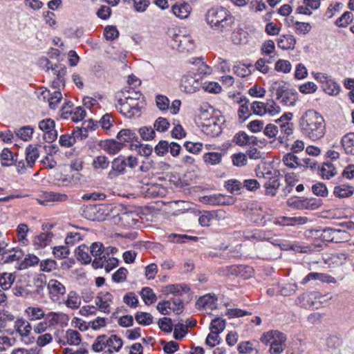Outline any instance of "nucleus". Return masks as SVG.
<instances>
[{
    "mask_svg": "<svg viewBox=\"0 0 354 354\" xmlns=\"http://www.w3.org/2000/svg\"><path fill=\"white\" fill-rule=\"evenodd\" d=\"M298 125L301 133L313 141L320 140L326 133L324 118L313 109L306 111L301 116Z\"/></svg>",
    "mask_w": 354,
    "mask_h": 354,
    "instance_id": "obj_1",
    "label": "nucleus"
},
{
    "mask_svg": "<svg viewBox=\"0 0 354 354\" xmlns=\"http://www.w3.org/2000/svg\"><path fill=\"white\" fill-rule=\"evenodd\" d=\"M207 23L211 28L220 32L230 31L234 23L231 12L223 7H213L205 15Z\"/></svg>",
    "mask_w": 354,
    "mask_h": 354,
    "instance_id": "obj_2",
    "label": "nucleus"
},
{
    "mask_svg": "<svg viewBox=\"0 0 354 354\" xmlns=\"http://www.w3.org/2000/svg\"><path fill=\"white\" fill-rule=\"evenodd\" d=\"M202 82L195 73L189 72L185 75L181 80V89L187 93H193L198 91Z\"/></svg>",
    "mask_w": 354,
    "mask_h": 354,
    "instance_id": "obj_3",
    "label": "nucleus"
},
{
    "mask_svg": "<svg viewBox=\"0 0 354 354\" xmlns=\"http://www.w3.org/2000/svg\"><path fill=\"white\" fill-rule=\"evenodd\" d=\"M173 48H176L180 52H192L195 48L194 39L189 35H175L172 39Z\"/></svg>",
    "mask_w": 354,
    "mask_h": 354,
    "instance_id": "obj_4",
    "label": "nucleus"
},
{
    "mask_svg": "<svg viewBox=\"0 0 354 354\" xmlns=\"http://www.w3.org/2000/svg\"><path fill=\"white\" fill-rule=\"evenodd\" d=\"M39 129L44 132V138L46 142L52 143L57 138V131L55 130V122L51 118H46L39 121Z\"/></svg>",
    "mask_w": 354,
    "mask_h": 354,
    "instance_id": "obj_5",
    "label": "nucleus"
},
{
    "mask_svg": "<svg viewBox=\"0 0 354 354\" xmlns=\"http://www.w3.org/2000/svg\"><path fill=\"white\" fill-rule=\"evenodd\" d=\"M125 160V156L120 155L111 161V169L108 173V178L113 179L126 173Z\"/></svg>",
    "mask_w": 354,
    "mask_h": 354,
    "instance_id": "obj_6",
    "label": "nucleus"
},
{
    "mask_svg": "<svg viewBox=\"0 0 354 354\" xmlns=\"http://www.w3.org/2000/svg\"><path fill=\"white\" fill-rule=\"evenodd\" d=\"M218 297L214 293L206 294L198 299L196 302V308L198 310H214L217 307Z\"/></svg>",
    "mask_w": 354,
    "mask_h": 354,
    "instance_id": "obj_7",
    "label": "nucleus"
},
{
    "mask_svg": "<svg viewBox=\"0 0 354 354\" xmlns=\"http://www.w3.org/2000/svg\"><path fill=\"white\" fill-rule=\"evenodd\" d=\"M98 146L109 155H115L119 153L124 147V143L114 139L100 140Z\"/></svg>",
    "mask_w": 354,
    "mask_h": 354,
    "instance_id": "obj_8",
    "label": "nucleus"
},
{
    "mask_svg": "<svg viewBox=\"0 0 354 354\" xmlns=\"http://www.w3.org/2000/svg\"><path fill=\"white\" fill-rule=\"evenodd\" d=\"M283 176L280 174L279 171H274L272 177L264 183L263 187L266 189V194L274 196L277 194V191L280 187V179Z\"/></svg>",
    "mask_w": 354,
    "mask_h": 354,
    "instance_id": "obj_9",
    "label": "nucleus"
},
{
    "mask_svg": "<svg viewBox=\"0 0 354 354\" xmlns=\"http://www.w3.org/2000/svg\"><path fill=\"white\" fill-rule=\"evenodd\" d=\"M202 131L211 137L218 136L222 132L221 125L214 118H209L203 123Z\"/></svg>",
    "mask_w": 354,
    "mask_h": 354,
    "instance_id": "obj_10",
    "label": "nucleus"
},
{
    "mask_svg": "<svg viewBox=\"0 0 354 354\" xmlns=\"http://www.w3.org/2000/svg\"><path fill=\"white\" fill-rule=\"evenodd\" d=\"M47 287L53 299H57L61 295L66 293L65 286L56 279H50Z\"/></svg>",
    "mask_w": 354,
    "mask_h": 354,
    "instance_id": "obj_11",
    "label": "nucleus"
},
{
    "mask_svg": "<svg viewBox=\"0 0 354 354\" xmlns=\"http://www.w3.org/2000/svg\"><path fill=\"white\" fill-rule=\"evenodd\" d=\"M189 63H191L198 67L197 73L195 74L200 79L202 76H205V75H209L212 73V68L203 62V58L202 57H192L189 59Z\"/></svg>",
    "mask_w": 354,
    "mask_h": 354,
    "instance_id": "obj_12",
    "label": "nucleus"
},
{
    "mask_svg": "<svg viewBox=\"0 0 354 354\" xmlns=\"http://www.w3.org/2000/svg\"><path fill=\"white\" fill-rule=\"evenodd\" d=\"M274 333L277 334L278 339H274L271 342L270 353L271 354H280L283 351L286 337L283 333L277 330H275Z\"/></svg>",
    "mask_w": 354,
    "mask_h": 354,
    "instance_id": "obj_13",
    "label": "nucleus"
},
{
    "mask_svg": "<svg viewBox=\"0 0 354 354\" xmlns=\"http://www.w3.org/2000/svg\"><path fill=\"white\" fill-rule=\"evenodd\" d=\"M116 138L119 142L124 143V145L126 142H139L138 138L137 137L136 133L129 129H124L120 130L118 133Z\"/></svg>",
    "mask_w": 354,
    "mask_h": 354,
    "instance_id": "obj_14",
    "label": "nucleus"
},
{
    "mask_svg": "<svg viewBox=\"0 0 354 354\" xmlns=\"http://www.w3.org/2000/svg\"><path fill=\"white\" fill-rule=\"evenodd\" d=\"M280 131L283 136H279L277 140L281 144L285 145L288 147V141L290 139L289 138L294 132V124L292 122L286 123V124H281Z\"/></svg>",
    "mask_w": 354,
    "mask_h": 354,
    "instance_id": "obj_15",
    "label": "nucleus"
},
{
    "mask_svg": "<svg viewBox=\"0 0 354 354\" xmlns=\"http://www.w3.org/2000/svg\"><path fill=\"white\" fill-rule=\"evenodd\" d=\"M322 205V199L315 198H309L302 199V201H299L298 209H310L315 210Z\"/></svg>",
    "mask_w": 354,
    "mask_h": 354,
    "instance_id": "obj_16",
    "label": "nucleus"
},
{
    "mask_svg": "<svg viewBox=\"0 0 354 354\" xmlns=\"http://www.w3.org/2000/svg\"><path fill=\"white\" fill-rule=\"evenodd\" d=\"M189 288L185 284H171L162 288V292L165 294L171 293L176 296H180L189 291Z\"/></svg>",
    "mask_w": 354,
    "mask_h": 354,
    "instance_id": "obj_17",
    "label": "nucleus"
},
{
    "mask_svg": "<svg viewBox=\"0 0 354 354\" xmlns=\"http://www.w3.org/2000/svg\"><path fill=\"white\" fill-rule=\"evenodd\" d=\"M67 198V196L64 194H59L53 192H46L42 195V200H39V203L41 205H47L48 202L64 201Z\"/></svg>",
    "mask_w": 354,
    "mask_h": 354,
    "instance_id": "obj_18",
    "label": "nucleus"
},
{
    "mask_svg": "<svg viewBox=\"0 0 354 354\" xmlns=\"http://www.w3.org/2000/svg\"><path fill=\"white\" fill-rule=\"evenodd\" d=\"M15 328L19 335L24 337H28L30 335L32 326L26 319L19 318L15 321Z\"/></svg>",
    "mask_w": 354,
    "mask_h": 354,
    "instance_id": "obj_19",
    "label": "nucleus"
},
{
    "mask_svg": "<svg viewBox=\"0 0 354 354\" xmlns=\"http://www.w3.org/2000/svg\"><path fill=\"white\" fill-rule=\"evenodd\" d=\"M39 156V151L37 145H29L26 148V160L30 168L33 167Z\"/></svg>",
    "mask_w": 354,
    "mask_h": 354,
    "instance_id": "obj_20",
    "label": "nucleus"
},
{
    "mask_svg": "<svg viewBox=\"0 0 354 354\" xmlns=\"http://www.w3.org/2000/svg\"><path fill=\"white\" fill-rule=\"evenodd\" d=\"M296 39L292 35H283L277 40V46L282 50H292L295 48Z\"/></svg>",
    "mask_w": 354,
    "mask_h": 354,
    "instance_id": "obj_21",
    "label": "nucleus"
},
{
    "mask_svg": "<svg viewBox=\"0 0 354 354\" xmlns=\"http://www.w3.org/2000/svg\"><path fill=\"white\" fill-rule=\"evenodd\" d=\"M230 272L233 274L241 277L244 279H248L252 277L254 270L251 266H232L230 268Z\"/></svg>",
    "mask_w": 354,
    "mask_h": 354,
    "instance_id": "obj_22",
    "label": "nucleus"
},
{
    "mask_svg": "<svg viewBox=\"0 0 354 354\" xmlns=\"http://www.w3.org/2000/svg\"><path fill=\"white\" fill-rule=\"evenodd\" d=\"M34 128L32 126L26 125L15 130L16 137L24 142L31 140L34 133Z\"/></svg>",
    "mask_w": 354,
    "mask_h": 354,
    "instance_id": "obj_23",
    "label": "nucleus"
},
{
    "mask_svg": "<svg viewBox=\"0 0 354 354\" xmlns=\"http://www.w3.org/2000/svg\"><path fill=\"white\" fill-rule=\"evenodd\" d=\"M341 144L346 153L354 156V133L345 134L341 139Z\"/></svg>",
    "mask_w": 354,
    "mask_h": 354,
    "instance_id": "obj_24",
    "label": "nucleus"
},
{
    "mask_svg": "<svg viewBox=\"0 0 354 354\" xmlns=\"http://www.w3.org/2000/svg\"><path fill=\"white\" fill-rule=\"evenodd\" d=\"M333 194L339 198L350 197L354 194V187L347 184L335 186Z\"/></svg>",
    "mask_w": 354,
    "mask_h": 354,
    "instance_id": "obj_25",
    "label": "nucleus"
},
{
    "mask_svg": "<svg viewBox=\"0 0 354 354\" xmlns=\"http://www.w3.org/2000/svg\"><path fill=\"white\" fill-rule=\"evenodd\" d=\"M110 165L109 158L104 155L95 156L91 163V166L95 171H102L107 169Z\"/></svg>",
    "mask_w": 354,
    "mask_h": 354,
    "instance_id": "obj_26",
    "label": "nucleus"
},
{
    "mask_svg": "<svg viewBox=\"0 0 354 354\" xmlns=\"http://www.w3.org/2000/svg\"><path fill=\"white\" fill-rule=\"evenodd\" d=\"M53 234L50 232L41 233L34 238L33 243L36 249L44 248L48 245L52 239Z\"/></svg>",
    "mask_w": 354,
    "mask_h": 354,
    "instance_id": "obj_27",
    "label": "nucleus"
},
{
    "mask_svg": "<svg viewBox=\"0 0 354 354\" xmlns=\"http://www.w3.org/2000/svg\"><path fill=\"white\" fill-rule=\"evenodd\" d=\"M88 251H90V248H88L86 245L82 244L80 245L75 250L77 259L79 261H81L83 264L90 263L91 262V257L88 254Z\"/></svg>",
    "mask_w": 354,
    "mask_h": 354,
    "instance_id": "obj_28",
    "label": "nucleus"
},
{
    "mask_svg": "<svg viewBox=\"0 0 354 354\" xmlns=\"http://www.w3.org/2000/svg\"><path fill=\"white\" fill-rule=\"evenodd\" d=\"M90 210L94 214L93 220H104L109 215V209L106 205L103 204L95 205L90 207Z\"/></svg>",
    "mask_w": 354,
    "mask_h": 354,
    "instance_id": "obj_29",
    "label": "nucleus"
},
{
    "mask_svg": "<svg viewBox=\"0 0 354 354\" xmlns=\"http://www.w3.org/2000/svg\"><path fill=\"white\" fill-rule=\"evenodd\" d=\"M283 162L285 165L292 169L303 167L301 160L292 152L288 153L283 156Z\"/></svg>",
    "mask_w": 354,
    "mask_h": 354,
    "instance_id": "obj_30",
    "label": "nucleus"
},
{
    "mask_svg": "<svg viewBox=\"0 0 354 354\" xmlns=\"http://www.w3.org/2000/svg\"><path fill=\"white\" fill-rule=\"evenodd\" d=\"M16 158L17 155H14L8 148H4L0 153L1 163L3 167L13 165Z\"/></svg>",
    "mask_w": 354,
    "mask_h": 354,
    "instance_id": "obj_31",
    "label": "nucleus"
},
{
    "mask_svg": "<svg viewBox=\"0 0 354 354\" xmlns=\"http://www.w3.org/2000/svg\"><path fill=\"white\" fill-rule=\"evenodd\" d=\"M116 109L124 116L127 118H132L137 113H134V111L123 99L120 98L118 100V104L115 105Z\"/></svg>",
    "mask_w": 354,
    "mask_h": 354,
    "instance_id": "obj_32",
    "label": "nucleus"
},
{
    "mask_svg": "<svg viewBox=\"0 0 354 354\" xmlns=\"http://www.w3.org/2000/svg\"><path fill=\"white\" fill-rule=\"evenodd\" d=\"M239 102L241 104L238 110V115L240 119L245 121L251 115L248 106L249 100L245 97H243L240 98Z\"/></svg>",
    "mask_w": 354,
    "mask_h": 354,
    "instance_id": "obj_33",
    "label": "nucleus"
},
{
    "mask_svg": "<svg viewBox=\"0 0 354 354\" xmlns=\"http://www.w3.org/2000/svg\"><path fill=\"white\" fill-rule=\"evenodd\" d=\"M190 6L187 3L175 4L172 6L173 13L180 19H185L189 15Z\"/></svg>",
    "mask_w": 354,
    "mask_h": 354,
    "instance_id": "obj_34",
    "label": "nucleus"
},
{
    "mask_svg": "<svg viewBox=\"0 0 354 354\" xmlns=\"http://www.w3.org/2000/svg\"><path fill=\"white\" fill-rule=\"evenodd\" d=\"M324 91L330 95H337L341 91V86L337 82L330 78L324 85Z\"/></svg>",
    "mask_w": 354,
    "mask_h": 354,
    "instance_id": "obj_35",
    "label": "nucleus"
},
{
    "mask_svg": "<svg viewBox=\"0 0 354 354\" xmlns=\"http://www.w3.org/2000/svg\"><path fill=\"white\" fill-rule=\"evenodd\" d=\"M140 295L145 304L149 306L156 302L157 297L153 290L149 287H145L140 291Z\"/></svg>",
    "mask_w": 354,
    "mask_h": 354,
    "instance_id": "obj_36",
    "label": "nucleus"
},
{
    "mask_svg": "<svg viewBox=\"0 0 354 354\" xmlns=\"http://www.w3.org/2000/svg\"><path fill=\"white\" fill-rule=\"evenodd\" d=\"M167 239L169 242L173 243H184L188 241H196L198 239V237L188 236L187 234H178L172 233L167 236Z\"/></svg>",
    "mask_w": 354,
    "mask_h": 354,
    "instance_id": "obj_37",
    "label": "nucleus"
},
{
    "mask_svg": "<svg viewBox=\"0 0 354 354\" xmlns=\"http://www.w3.org/2000/svg\"><path fill=\"white\" fill-rule=\"evenodd\" d=\"M50 68L53 74L56 75V79L58 80L59 82H62V88H64L65 86L64 77L66 74V67L59 64H55V66H51Z\"/></svg>",
    "mask_w": 354,
    "mask_h": 354,
    "instance_id": "obj_38",
    "label": "nucleus"
},
{
    "mask_svg": "<svg viewBox=\"0 0 354 354\" xmlns=\"http://www.w3.org/2000/svg\"><path fill=\"white\" fill-rule=\"evenodd\" d=\"M66 344L68 345H79L82 341L80 333L77 330L68 329L66 332Z\"/></svg>",
    "mask_w": 354,
    "mask_h": 354,
    "instance_id": "obj_39",
    "label": "nucleus"
},
{
    "mask_svg": "<svg viewBox=\"0 0 354 354\" xmlns=\"http://www.w3.org/2000/svg\"><path fill=\"white\" fill-rule=\"evenodd\" d=\"M64 303L68 308L77 309L80 307L81 300L76 292L70 291Z\"/></svg>",
    "mask_w": 354,
    "mask_h": 354,
    "instance_id": "obj_40",
    "label": "nucleus"
},
{
    "mask_svg": "<svg viewBox=\"0 0 354 354\" xmlns=\"http://www.w3.org/2000/svg\"><path fill=\"white\" fill-rule=\"evenodd\" d=\"M15 277L8 272H3L0 274V286L3 290H8L14 283Z\"/></svg>",
    "mask_w": 354,
    "mask_h": 354,
    "instance_id": "obj_41",
    "label": "nucleus"
},
{
    "mask_svg": "<svg viewBox=\"0 0 354 354\" xmlns=\"http://www.w3.org/2000/svg\"><path fill=\"white\" fill-rule=\"evenodd\" d=\"M25 312L28 319L31 321L41 319L45 316L42 308L38 307L29 306L26 309Z\"/></svg>",
    "mask_w": 354,
    "mask_h": 354,
    "instance_id": "obj_42",
    "label": "nucleus"
},
{
    "mask_svg": "<svg viewBox=\"0 0 354 354\" xmlns=\"http://www.w3.org/2000/svg\"><path fill=\"white\" fill-rule=\"evenodd\" d=\"M224 187L231 194H237L243 188V184L236 179H230L225 182Z\"/></svg>",
    "mask_w": 354,
    "mask_h": 354,
    "instance_id": "obj_43",
    "label": "nucleus"
},
{
    "mask_svg": "<svg viewBox=\"0 0 354 354\" xmlns=\"http://www.w3.org/2000/svg\"><path fill=\"white\" fill-rule=\"evenodd\" d=\"M321 176L323 178L330 179L337 174L336 169L332 163H324L320 169Z\"/></svg>",
    "mask_w": 354,
    "mask_h": 354,
    "instance_id": "obj_44",
    "label": "nucleus"
},
{
    "mask_svg": "<svg viewBox=\"0 0 354 354\" xmlns=\"http://www.w3.org/2000/svg\"><path fill=\"white\" fill-rule=\"evenodd\" d=\"M122 339L116 335H111V337L106 339L105 346L112 348L115 351L118 352L122 347Z\"/></svg>",
    "mask_w": 354,
    "mask_h": 354,
    "instance_id": "obj_45",
    "label": "nucleus"
},
{
    "mask_svg": "<svg viewBox=\"0 0 354 354\" xmlns=\"http://www.w3.org/2000/svg\"><path fill=\"white\" fill-rule=\"evenodd\" d=\"M136 322L143 326H148L153 323V317L149 313L137 312L135 315Z\"/></svg>",
    "mask_w": 354,
    "mask_h": 354,
    "instance_id": "obj_46",
    "label": "nucleus"
},
{
    "mask_svg": "<svg viewBox=\"0 0 354 354\" xmlns=\"http://www.w3.org/2000/svg\"><path fill=\"white\" fill-rule=\"evenodd\" d=\"M28 230V227L25 223L19 224L17 228L18 240L24 245H26L28 243V240L26 239Z\"/></svg>",
    "mask_w": 354,
    "mask_h": 354,
    "instance_id": "obj_47",
    "label": "nucleus"
},
{
    "mask_svg": "<svg viewBox=\"0 0 354 354\" xmlns=\"http://www.w3.org/2000/svg\"><path fill=\"white\" fill-rule=\"evenodd\" d=\"M226 322L221 317H216L212 320L209 329L214 332L221 333L225 328Z\"/></svg>",
    "mask_w": 354,
    "mask_h": 354,
    "instance_id": "obj_48",
    "label": "nucleus"
},
{
    "mask_svg": "<svg viewBox=\"0 0 354 354\" xmlns=\"http://www.w3.org/2000/svg\"><path fill=\"white\" fill-rule=\"evenodd\" d=\"M297 92L288 91L281 97L280 102L286 106H293L297 100Z\"/></svg>",
    "mask_w": 354,
    "mask_h": 354,
    "instance_id": "obj_49",
    "label": "nucleus"
},
{
    "mask_svg": "<svg viewBox=\"0 0 354 354\" xmlns=\"http://www.w3.org/2000/svg\"><path fill=\"white\" fill-rule=\"evenodd\" d=\"M131 149L138 150L140 155L146 157L151 155L153 151V147L150 145H140L139 142L132 144Z\"/></svg>",
    "mask_w": 354,
    "mask_h": 354,
    "instance_id": "obj_50",
    "label": "nucleus"
},
{
    "mask_svg": "<svg viewBox=\"0 0 354 354\" xmlns=\"http://www.w3.org/2000/svg\"><path fill=\"white\" fill-rule=\"evenodd\" d=\"M222 158L221 153L218 152H209L204 154L203 158L206 163L212 165L218 164Z\"/></svg>",
    "mask_w": 354,
    "mask_h": 354,
    "instance_id": "obj_51",
    "label": "nucleus"
},
{
    "mask_svg": "<svg viewBox=\"0 0 354 354\" xmlns=\"http://www.w3.org/2000/svg\"><path fill=\"white\" fill-rule=\"evenodd\" d=\"M332 237V243H341L347 241L349 237L348 233L345 230L334 229Z\"/></svg>",
    "mask_w": 354,
    "mask_h": 354,
    "instance_id": "obj_52",
    "label": "nucleus"
},
{
    "mask_svg": "<svg viewBox=\"0 0 354 354\" xmlns=\"http://www.w3.org/2000/svg\"><path fill=\"white\" fill-rule=\"evenodd\" d=\"M353 15L352 12L346 11L344 12L342 15V16L336 20L335 24L339 27L345 28L353 21Z\"/></svg>",
    "mask_w": 354,
    "mask_h": 354,
    "instance_id": "obj_53",
    "label": "nucleus"
},
{
    "mask_svg": "<svg viewBox=\"0 0 354 354\" xmlns=\"http://www.w3.org/2000/svg\"><path fill=\"white\" fill-rule=\"evenodd\" d=\"M271 89L276 91L277 100H280L288 92L283 82H274L271 86Z\"/></svg>",
    "mask_w": 354,
    "mask_h": 354,
    "instance_id": "obj_54",
    "label": "nucleus"
},
{
    "mask_svg": "<svg viewBox=\"0 0 354 354\" xmlns=\"http://www.w3.org/2000/svg\"><path fill=\"white\" fill-rule=\"evenodd\" d=\"M169 100L163 95H157L156 97V106L159 110L165 111L169 108Z\"/></svg>",
    "mask_w": 354,
    "mask_h": 354,
    "instance_id": "obj_55",
    "label": "nucleus"
},
{
    "mask_svg": "<svg viewBox=\"0 0 354 354\" xmlns=\"http://www.w3.org/2000/svg\"><path fill=\"white\" fill-rule=\"evenodd\" d=\"M351 254L348 255L344 252L335 253L331 255L332 262L337 266L342 265L347 261H350Z\"/></svg>",
    "mask_w": 354,
    "mask_h": 354,
    "instance_id": "obj_56",
    "label": "nucleus"
},
{
    "mask_svg": "<svg viewBox=\"0 0 354 354\" xmlns=\"http://www.w3.org/2000/svg\"><path fill=\"white\" fill-rule=\"evenodd\" d=\"M201 87L205 91L211 93H219L221 91L220 84L215 82H205L202 83Z\"/></svg>",
    "mask_w": 354,
    "mask_h": 354,
    "instance_id": "obj_57",
    "label": "nucleus"
},
{
    "mask_svg": "<svg viewBox=\"0 0 354 354\" xmlns=\"http://www.w3.org/2000/svg\"><path fill=\"white\" fill-rule=\"evenodd\" d=\"M249 137L245 131H239L233 138V142L239 146L248 145Z\"/></svg>",
    "mask_w": 354,
    "mask_h": 354,
    "instance_id": "obj_58",
    "label": "nucleus"
},
{
    "mask_svg": "<svg viewBox=\"0 0 354 354\" xmlns=\"http://www.w3.org/2000/svg\"><path fill=\"white\" fill-rule=\"evenodd\" d=\"M274 68L278 72L288 73L290 72L292 65L288 60L279 59L275 64Z\"/></svg>",
    "mask_w": 354,
    "mask_h": 354,
    "instance_id": "obj_59",
    "label": "nucleus"
},
{
    "mask_svg": "<svg viewBox=\"0 0 354 354\" xmlns=\"http://www.w3.org/2000/svg\"><path fill=\"white\" fill-rule=\"evenodd\" d=\"M142 140H150L155 138L156 133L151 127H142L138 129Z\"/></svg>",
    "mask_w": 354,
    "mask_h": 354,
    "instance_id": "obj_60",
    "label": "nucleus"
},
{
    "mask_svg": "<svg viewBox=\"0 0 354 354\" xmlns=\"http://www.w3.org/2000/svg\"><path fill=\"white\" fill-rule=\"evenodd\" d=\"M312 192L314 194L326 197L328 196V192L326 186L323 183H317L312 186Z\"/></svg>",
    "mask_w": 354,
    "mask_h": 354,
    "instance_id": "obj_61",
    "label": "nucleus"
},
{
    "mask_svg": "<svg viewBox=\"0 0 354 354\" xmlns=\"http://www.w3.org/2000/svg\"><path fill=\"white\" fill-rule=\"evenodd\" d=\"M253 113L262 116L266 113V104L262 102L254 101L251 105Z\"/></svg>",
    "mask_w": 354,
    "mask_h": 354,
    "instance_id": "obj_62",
    "label": "nucleus"
},
{
    "mask_svg": "<svg viewBox=\"0 0 354 354\" xmlns=\"http://www.w3.org/2000/svg\"><path fill=\"white\" fill-rule=\"evenodd\" d=\"M39 262V258L34 254H28L20 264V269H26L30 266H35Z\"/></svg>",
    "mask_w": 354,
    "mask_h": 354,
    "instance_id": "obj_63",
    "label": "nucleus"
},
{
    "mask_svg": "<svg viewBox=\"0 0 354 354\" xmlns=\"http://www.w3.org/2000/svg\"><path fill=\"white\" fill-rule=\"evenodd\" d=\"M104 35L107 40L113 41L119 36V32L114 26H107L104 30Z\"/></svg>",
    "mask_w": 354,
    "mask_h": 354,
    "instance_id": "obj_64",
    "label": "nucleus"
}]
</instances>
